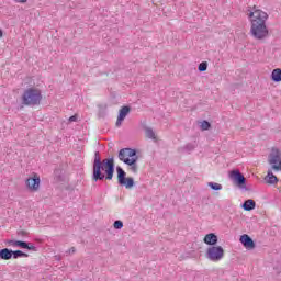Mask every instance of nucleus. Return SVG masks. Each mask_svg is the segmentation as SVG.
Masks as SVG:
<instances>
[{"label":"nucleus","mask_w":281,"mask_h":281,"mask_svg":"<svg viewBox=\"0 0 281 281\" xmlns=\"http://www.w3.org/2000/svg\"><path fill=\"white\" fill-rule=\"evenodd\" d=\"M247 16L250 21V35L255 37L256 41L267 38L269 36V29L267 27L269 14L254 5L251 10H248Z\"/></svg>","instance_id":"obj_1"},{"label":"nucleus","mask_w":281,"mask_h":281,"mask_svg":"<svg viewBox=\"0 0 281 281\" xmlns=\"http://www.w3.org/2000/svg\"><path fill=\"white\" fill-rule=\"evenodd\" d=\"M115 173L114 158H100V151L94 153V161L92 167V181H111Z\"/></svg>","instance_id":"obj_2"},{"label":"nucleus","mask_w":281,"mask_h":281,"mask_svg":"<svg viewBox=\"0 0 281 281\" xmlns=\"http://www.w3.org/2000/svg\"><path fill=\"white\" fill-rule=\"evenodd\" d=\"M43 100L41 90L36 88H27L22 94V104L24 106H38Z\"/></svg>","instance_id":"obj_3"},{"label":"nucleus","mask_w":281,"mask_h":281,"mask_svg":"<svg viewBox=\"0 0 281 281\" xmlns=\"http://www.w3.org/2000/svg\"><path fill=\"white\" fill-rule=\"evenodd\" d=\"M225 256V250L221 246H211L206 250V258L211 262H221Z\"/></svg>","instance_id":"obj_4"},{"label":"nucleus","mask_w":281,"mask_h":281,"mask_svg":"<svg viewBox=\"0 0 281 281\" xmlns=\"http://www.w3.org/2000/svg\"><path fill=\"white\" fill-rule=\"evenodd\" d=\"M268 164L271 166L272 170L274 172H280L281 170V151L278 148H272L269 158Z\"/></svg>","instance_id":"obj_5"},{"label":"nucleus","mask_w":281,"mask_h":281,"mask_svg":"<svg viewBox=\"0 0 281 281\" xmlns=\"http://www.w3.org/2000/svg\"><path fill=\"white\" fill-rule=\"evenodd\" d=\"M119 159L123 161V164H133V159H137V149L133 148H122L119 151Z\"/></svg>","instance_id":"obj_6"},{"label":"nucleus","mask_w":281,"mask_h":281,"mask_svg":"<svg viewBox=\"0 0 281 281\" xmlns=\"http://www.w3.org/2000/svg\"><path fill=\"white\" fill-rule=\"evenodd\" d=\"M116 172L120 186H124L127 190L135 186V180L133 178H126V171L122 167H116Z\"/></svg>","instance_id":"obj_7"},{"label":"nucleus","mask_w":281,"mask_h":281,"mask_svg":"<svg viewBox=\"0 0 281 281\" xmlns=\"http://www.w3.org/2000/svg\"><path fill=\"white\" fill-rule=\"evenodd\" d=\"M25 184L31 192H38L41 190V177L34 173L33 177L26 179Z\"/></svg>","instance_id":"obj_8"},{"label":"nucleus","mask_w":281,"mask_h":281,"mask_svg":"<svg viewBox=\"0 0 281 281\" xmlns=\"http://www.w3.org/2000/svg\"><path fill=\"white\" fill-rule=\"evenodd\" d=\"M229 178H231L232 181H234V183H236L240 188H243V186H245V183L247 181L245 179V176L238 170L231 171Z\"/></svg>","instance_id":"obj_9"},{"label":"nucleus","mask_w":281,"mask_h":281,"mask_svg":"<svg viewBox=\"0 0 281 281\" xmlns=\"http://www.w3.org/2000/svg\"><path fill=\"white\" fill-rule=\"evenodd\" d=\"M128 113H131V108L130 106H123L120 110L117 120H116V126L120 127L122 126V122H124V120H126V115H128Z\"/></svg>","instance_id":"obj_10"},{"label":"nucleus","mask_w":281,"mask_h":281,"mask_svg":"<svg viewBox=\"0 0 281 281\" xmlns=\"http://www.w3.org/2000/svg\"><path fill=\"white\" fill-rule=\"evenodd\" d=\"M240 243L246 247V249H254L256 247L254 239H251L247 234L240 236Z\"/></svg>","instance_id":"obj_11"},{"label":"nucleus","mask_w":281,"mask_h":281,"mask_svg":"<svg viewBox=\"0 0 281 281\" xmlns=\"http://www.w3.org/2000/svg\"><path fill=\"white\" fill-rule=\"evenodd\" d=\"M203 240L205 245H211V247H214V245L218 243V236H216L214 233H210L204 236Z\"/></svg>","instance_id":"obj_12"},{"label":"nucleus","mask_w":281,"mask_h":281,"mask_svg":"<svg viewBox=\"0 0 281 281\" xmlns=\"http://www.w3.org/2000/svg\"><path fill=\"white\" fill-rule=\"evenodd\" d=\"M241 207L243 210H245V212H251V210H256V201L251 199L246 200L241 205Z\"/></svg>","instance_id":"obj_13"},{"label":"nucleus","mask_w":281,"mask_h":281,"mask_svg":"<svg viewBox=\"0 0 281 281\" xmlns=\"http://www.w3.org/2000/svg\"><path fill=\"white\" fill-rule=\"evenodd\" d=\"M7 245H9V247H20L21 249H24V247H27V243L21 241V240H12V239L7 240Z\"/></svg>","instance_id":"obj_14"},{"label":"nucleus","mask_w":281,"mask_h":281,"mask_svg":"<svg viewBox=\"0 0 281 281\" xmlns=\"http://www.w3.org/2000/svg\"><path fill=\"white\" fill-rule=\"evenodd\" d=\"M12 258V250L8 248H3L0 250V259L1 260H11Z\"/></svg>","instance_id":"obj_15"},{"label":"nucleus","mask_w":281,"mask_h":281,"mask_svg":"<svg viewBox=\"0 0 281 281\" xmlns=\"http://www.w3.org/2000/svg\"><path fill=\"white\" fill-rule=\"evenodd\" d=\"M271 80L272 82H281V69L276 68L271 72Z\"/></svg>","instance_id":"obj_16"},{"label":"nucleus","mask_w":281,"mask_h":281,"mask_svg":"<svg viewBox=\"0 0 281 281\" xmlns=\"http://www.w3.org/2000/svg\"><path fill=\"white\" fill-rule=\"evenodd\" d=\"M139 159V157L137 158H132V164H126V166H130V170L131 172L137 173V170H139V167L137 166V160Z\"/></svg>","instance_id":"obj_17"},{"label":"nucleus","mask_w":281,"mask_h":281,"mask_svg":"<svg viewBox=\"0 0 281 281\" xmlns=\"http://www.w3.org/2000/svg\"><path fill=\"white\" fill-rule=\"evenodd\" d=\"M266 181L267 183H277L278 182V177H276V175H273V171L269 170L268 175L266 177Z\"/></svg>","instance_id":"obj_18"},{"label":"nucleus","mask_w":281,"mask_h":281,"mask_svg":"<svg viewBox=\"0 0 281 281\" xmlns=\"http://www.w3.org/2000/svg\"><path fill=\"white\" fill-rule=\"evenodd\" d=\"M27 254L21 251V250H12V258L14 260H19V258H27Z\"/></svg>","instance_id":"obj_19"},{"label":"nucleus","mask_w":281,"mask_h":281,"mask_svg":"<svg viewBox=\"0 0 281 281\" xmlns=\"http://www.w3.org/2000/svg\"><path fill=\"white\" fill-rule=\"evenodd\" d=\"M145 135L148 137V139H157V136L155 135V131L150 127L145 128Z\"/></svg>","instance_id":"obj_20"},{"label":"nucleus","mask_w":281,"mask_h":281,"mask_svg":"<svg viewBox=\"0 0 281 281\" xmlns=\"http://www.w3.org/2000/svg\"><path fill=\"white\" fill-rule=\"evenodd\" d=\"M207 186L209 188H211V190H215V191L223 190V184L217 182H209Z\"/></svg>","instance_id":"obj_21"},{"label":"nucleus","mask_w":281,"mask_h":281,"mask_svg":"<svg viewBox=\"0 0 281 281\" xmlns=\"http://www.w3.org/2000/svg\"><path fill=\"white\" fill-rule=\"evenodd\" d=\"M114 229H122L124 227V223L120 220H116L113 224Z\"/></svg>","instance_id":"obj_22"},{"label":"nucleus","mask_w":281,"mask_h":281,"mask_svg":"<svg viewBox=\"0 0 281 281\" xmlns=\"http://www.w3.org/2000/svg\"><path fill=\"white\" fill-rule=\"evenodd\" d=\"M199 71H207V64L206 61H202L199 67H198Z\"/></svg>","instance_id":"obj_23"},{"label":"nucleus","mask_w":281,"mask_h":281,"mask_svg":"<svg viewBox=\"0 0 281 281\" xmlns=\"http://www.w3.org/2000/svg\"><path fill=\"white\" fill-rule=\"evenodd\" d=\"M210 122H207V121H203L202 123H201V128H202V131H209L210 130Z\"/></svg>","instance_id":"obj_24"},{"label":"nucleus","mask_w":281,"mask_h":281,"mask_svg":"<svg viewBox=\"0 0 281 281\" xmlns=\"http://www.w3.org/2000/svg\"><path fill=\"white\" fill-rule=\"evenodd\" d=\"M24 249H29V251H36V246L27 244V247H24Z\"/></svg>","instance_id":"obj_25"},{"label":"nucleus","mask_w":281,"mask_h":281,"mask_svg":"<svg viewBox=\"0 0 281 281\" xmlns=\"http://www.w3.org/2000/svg\"><path fill=\"white\" fill-rule=\"evenodd\" d=\"M18 236H27V233L25 231H18Z\"/></svg>","instance_id":"obj_26"},{"label":"nucleus","mask_w":281,"mask_h":281,"mask_svg":"<svg viewBox=\"0 0 281 281\" xmlns=\"http://www.w3.org/2000/svg\"><path fill=\"white\" fill-rule=\"evenodd\" d=\"M66 254H76V247H71L70 249L66 250Z\"/></svg>","instance_id":"obj_27"},{"label":"nucleus","mask_w":281,"mask_h":281,"mask_svg":"<svg viewBox=\"0 0 281 281\" xmlns=\"http://www.w3.org/2000/svg\"><path fill=\"white\" fill-rule=\"evenodd\" d=\"M76 120H78L76 115L69 117V122H76Z\"/></svg>","instance_id":"obj_28"},{"label":"nucleus","mask_w":281,"mask_h":281,"mask_svg":"<svg viewBox=\"0 0 281 281\" xmlns=\"http://www.w3.org/2000/svg\"><path fill=\"white\" fill-rule=\"evenodd\" d=\"M15 3H27V0H13Z\"/></svg>","instance_id":"obj_29"},{"label":"nucleus","mask_w":281,"mask_h":281,"mask_svg":"<svg viewBox=\"0 0 281 281\" xmlns=\"http://www.w3.org/2000/svg\"><path fill=\"white\" fill-rule=\"evenodd\" d=\"M3 37V30L0 29V38Z\"/></svg>","instance_id":"obj_30"}]
</instances>
